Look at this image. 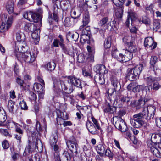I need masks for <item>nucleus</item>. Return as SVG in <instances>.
Returning <instances> with one entry per match:
<instances>
[{
	"label": "nucleus",
	"mask_w": 161,
	"mask_h": 161,
	"mask_svg": "<svg viewBox=\"0 0 161 161\" xmlns=\"http://www.w3.org/2000/svg\"><path fill=\"white\" fill-rule=\"evenodd\" d=\"M155 112V108L154 107H150L149 110L144 109L142 112L133 115V118H131L130 122L134 128H132V130L135 135H137L139 131L136 128H140L142 126L146 127V122L145 119L149 120L153 118Z\"/></svg>",
	"instance_id": "nucleus-1"
},
{
	"label": "nucleus",
	"mask_w": 161,
	"mask_h": 161,
	"mask_svg": "<svg viewBox=\"0 0 161 161\" xmlns=\"http://www.w3.org/2000/svg\"><path fill=\"white\" fill-rule=\"evenodd\" d=\"M110 80L113 88L108 89V93L109 95L115 97L116 92L119 90L121 88L120 85L116 76L114 75H112L111 76ZM114 105L120 108L125 103L129 102L130 101V98L128 97L123 96L120 98L119 100H118L116 97H115L114 98Z\"/></svg>",
	"instance_id": "nucleus-2"
},
{
	"label": "nucleus",
	"mask_w": 161,
	"mask_h": 161,
	"mask_svg": "<svg viewBox=\"0 0 161 161\" xmlns=\"http://www.w3.org/2000/svg\"><path fill=\"white\" fill-rule=\"evenodd\" d=\"M93 69L96 74L94 76V80L96 82L101 85L105 83L103 75L108 73V69L103 64H98L94 66Z\"/></svg>",
	"instance_id": "nucleus-3"
},
{
	"label": "nucleus",
	"mask_w": 161,
	"mask_h": 161,
	"mask_svg": "<svg viewBox=\"0 0 161 161\" xmlns=\"http://www.w3.org/2000/svg\"><path fill=\"white\" fill-rule=\"evenodd\" d=\"M66 78L68 80V83L71 85L68 90V93H71L73 92L74 90V86L82 89L81 81L79 78L74 75L66 76Z\"/></svg>",
	"instance_id": "nucleus-4"
},
{
	"label": "nucleus",
	"mask_w": 161,
	"mask_h": 161,
	"mask_svg": "<svg viewBox=\"0 0 161 161\" xmlns=\"http://www.w3.org/2000/svg\"><path fill=\"white\" fill-rule=\"evenodd\" d=\"M15 55L18 60L23 61L27 64L32 63L36 59L35 55L33 53L31 55L30 52H26L21 54L20 52H17Z\"/></svg>",
	"instance_id": "nucleus-5"
},
{
	"label": "nucleus",
	"mask_w": 161,
	"mask_h": 161,
	"mask_svg": "<svg viewBox=\"0 0 161 161\" xmlns=\"http://www.w3.org/2000/svg\"><path fill=\"white\" fill-rule=\"evenodd\" d=\"M54 90L57 93H59L62 91H66L68 89V84H66L59 79H53Z\"/></svg>",
	"instance_id": "nucleus-6"
},
{
	"label": "nucleus",
	"mask_w": 161,
	"mask_h": 161,
	"mask_svg": "<svg viewBox=\"0 0 161 161\" xmlns=\"http://www.w3.org/2000/svg\"><path fill=\"white\" fill-rule=\"evenodd\" d=\"M24 18L30 22L37 23L40 20L41 18L38 14L34 13L31 12H26L23 13Z\"/></svg>",
	"instance_id": "nucleus-7"
},
{
	"label": "nucleus",
	"mask_w": 161,
	"mask_h": 161,
	"mask_svg": "<svg viewBox=\"0 0 161 161\" xmlns=\"http://www.w3.org/2000/svg\"><path fill=\"white\" fill-rule=\"evenodd\" d=\"M67 147L73 153H75L76 155L78 154L77 150L78 148V142L76 139L73 137L71 140L66 142Z\"/></svg>",
	"instance_id": "nucleus-8"
},
{
	"label": "nucleus",
	"mask_w": 161,
	"mask_h": 161,
	"mask_svg": "<svg viewBox=\"0 0 161 161\" xmlns=\"http://www.w3.org/2000/svg\"><path fill=\"white\" fill-rule=\"evenodd\" d=\"M123 41L125 44L129 47V49H132L133 51L136 50V47L134 37L125 36L123 38Z\"/></svg>",
	"instance_id": "nucleus-9"
},
{
	"label": "nucleus",
	"mask_w": 161,
	"mask_h": 161,
	"mask_svg": "<svg viewBox=\"0 0 161 161\" xmlns=\"http://www.w3.org/2000/svg\"><path fill=\"white\" fill-rule=\"evenodd\" d=\"M147 146L154 156L158 158H161V143L158 144L157 146L156 145L155 147H153L150 143H148Z\"/></svg>",
	"instance_id": "nucleus-10"
},
{
	"label": "nucleus",
	"mask_w": 161,
	"mask_h": 161,
	"mask_svg": "<svg viewBox=\"0 0 161 161\" xmlns=\"http://www.w3.org/2000/svg\"><path fill=\"white\" fill-rule=\"evenodd\" d=\"M148 101L147 99H145L144 98L141 97L138 101H135L134 103V106L136 109H139L141 108H143V111L144 109L146 110L148 109L149 108L152 107H154L155 109V107L154 106H151L149 108H146L145 107L146 106V102ZM147 106V105H146Z\"/></svg>",
	"instance_id": "nucleus-11"
},
{
	"label": "nucleus",
	"mask_w": 161,
	"mask_h": 161,
	"mask_svg": "<svg viewBox=\"0 0 161 161\" xmlns=\"http://www.w3.org/2000/svg\"><path fill=\"white\" fill-rule=\"evenodd\" d=\"M114 125L116 128L123 132H125L128 129L126 123L121 118L119 119Z\"/></svg>",
	"instance_id": "nucleus-12"
},
{
	"label": "nucleus",
	"mask_w": 161,
	"mask_h": 161,
	"mask_svg": "<svg viewBox=\"0 0 161 161\" xmlns=\"http://www.w3.org/2000/svg\"><path fill=\"white\" fill-rule=\"evenodd\" d=\"M161 133L158 132L156 134H152L151 138V142H148L150 143L152 145L153 147L157 146L158 144H161Z\"/></svg>",
	"instance_id": "nucleus-13"
},
{
	"label": "nucleus",
	"mask_w": 161,
	"mask_h": 161,
	"mask_svg": "<svg viewBox=\"0 0 161 161\" xmlns=\"http://www.w3.org/2000/svg\"><path fill=\"white\" fill-rule=\"evenodd\" d=\"M89 21V12L86 11L83 16V25L80 26V30H90V27L89 26H86V25L88 24Z\"/></svg>",
	"instance_id": "nucleus-14"
},
{
	"label": "nucleus",
	"mask_w": 161,
	"mask_h": 161,
	"mask_svg": "<svg viewBox=\"0 0 161 161\" xmlns=\"http://www.w3.org/2000/svg\"><path fill=\"white\" fill-rule=\"evenodd\" d=\"M108 18L107 17H104L98 23V27L97 29L100 30H106L108 27L110 28L111 26L109 25V23L106 24L108 21Z\"/></svg>",
	"instance_id": "nucleus-15"
},
{
	"label": "nucleus",
	"mask_w": 161,
	"mask_h": 161,
	"mask_svg": "<svg viewBox=\"0 0 161 161\" xmlns=\"http://www.w3.org/2000/svg\"><path fill=\"white\" fill-rule=\"evenodd\" d=\"M144 45L145 47L150 48L151 50H153L156 48L157 44L156 42H154L151 37H148L145 38Z\"/></svg>",
	"instance_id": "nucleus-16"
},
{
	"label": "nucleus",
	"mask_w": 161,
	"mask_h": 161,
	"mask_svg": "<svg viewBox=\"0 0 161 161\" xmlns=\"http://www.w3.org/2000/svg\"><path fill=\"white\" fill-rule=\"evenodd\" d=\"M53 14H49L48 18V21L50 24H52L54 20L58 21V18L57 13L58 9V6L57 4H55L53 5Z\"/></svg>",
	"instance_id": "nucleus-17"
},
{
	"label": "nucleus",
	"mask_w": 161,
	"mask_h": 161,
	"mask_svg": "<svg viewBox=\"0 0 161 161\" xmlns=\"http://www.w3.org/2000/svg\"><path fill=\"white\" fill-rule=\"evenodd\" d=\"M86 126L88 131L92 134L96 135L97 133V128L91 121L87 120L86 122Z\"/></svg>",
	"instance_id": "nucleus-18"
},
{
	"label": "nucleus",
	"mask_w": 161,
	"mask_h": 161,
	"mask_svg": "<svg viewBox=\"0 0 161 161\" xmlns=\"http://www.w3.org/2000/svg\"><path fill=\"white\" fill-rule=\"evenodd\" d=\"M13 20V17L12 15L10 16L7 20L6 23L3 22L0 27V30L3 29L8 30L11 27Z\"/></svg>",
	"instance_id": "nucleus-19"
},
{
	"label": "nucleus",
	"mask_w": 161,
	"mask_h": 161,
	"mask_svg": "<svg viewBox=\"0 0 161 161\" xmlns=\"http://www.w3.org/2000/svg\"><path fill=\"white\" fill-rule=\"evenodd\" d=\"M132 49H129V47H127L126 50H124L125 54H124L125 62L131 60L133 57V53L135 52L137 50L136 47V50L134 51L132 50Z\"/></svg>",
	"instance_id": "nucleus-20"
},
{
	"label": "nucleus",
	"mask_w": 161,
	"mask_h": 161,
	"mask_svg": "<svg viewBox=\"0 0 161 161\" xmlns=\"http://www.w3.org/2000/svg\"><path fill=\"white\" fill-rule=\"evenodd\" d=\"M144 79L147 86L148 90L150 91V89L149 87L151 86L153 83L157 80L158 78L151 75L147 77L144 76Z\"/></svg>",
	"instance_id": "nucleus-21"
},
{
	"label": "nucleus",
	"mask_w": 161,
	"mask_h": 161,
	"mask_svg": "<svg viewBox=\"0 0 161 161\" xmlns=\"http://www.w3.org/2000/svg\"><path fill=\"white\" fill-rule=\"evenodd\" d=\"M60 47L65 53L70 55L73 54L74 48L73 46H67L64 44Z\"/></svg>",
	"instance_id": "nucleus-22"
},
{
	"label": "nucleus",
	"mask_w": 161,
	"mask_h": 161,
	"mask_svg": "<svg viewBox=\"0 0 161 161\" xmlns=\"http://www.w3.org/2000/svg\"><path fill=\"white\" fill-rule=\"evenodd\" d=\"M126 77L129 80L133 81L136 80L138 79V77L132 71V69L130 68H128L127 70V73Z\"/></svg>",
	"instance_id": "nucleus-23"
},
{
	"label": "nucleus",
	"mask_w": 161,
	"mask_h": 161,
	"mask_svg": "<svg viewBox=\"0 0 161 161\" xmlns=\"http://www.w3.org/2000/svg\"><path fill=\"white\" fill-rule=\"evenodd\" d=\"M72 155L66 150L64 151L62 155L59 158L60 161H70Z\"/></svg>",
	"instance_id": "nucleus-24"
},
{
	"label": "nucleus",
	"mask_w": 161,
	"mask_h": 161,
	"mask_svg": "<svg viewBox=\"0 0 161 161\" xmlns=\"http://www.w3.org/2000/svg\"><path fill=\"white\" fill-rule=\"evenodd\" d=\"M132 69V71L139 78V75L143 69V65L142 64H140L133 68H131Z\"/></svg>",
	"instance_id": "nucleus-25"
},
{
	"label": "nucleus",
	"mask_w": 161,
	"mask_h": 161,
	"mask_svg": "<svg viewBox=\"0 0 161 161\" xmlns=\"http://www.w3.org/2000/svg\"><path fill=\"white\" fill-rule=\"evenodd\" d=\"M58 37L59 40L55 39L53 41V45L54 47H58L59 46H62L64 44V41L62 35H60Z\"/></svg>",
	"instance_id": "nucleus-26"
},
{
	"label": "nucleus",
	"mask_w": 161,
	"mask_h": 161,
	"mask_svg": "<svg viewBox=\"0 0 161 161\" xmlns=\"http://www.w3.org/2000/svg\"><path fill=\"white\" fill-rule=\"evenodd\" d=\"M116 107H117L116 105L115 106H111L109 103H108L104 109V111L105 113H108V114H113L116 112Z\"/></svg>",
	"instance_id": "nucleus-27"
},
{
	"label": "nucleus",
	"mask_w": 161,
	"mask_h": 161,
	"mask_svg": "<svg viewBox=\"0 0 161 161\" xmlns=\"http://www.w3.org/2000/svg\"><path fill=\"white\" fill-rule=\"evenodd\" d=\"M57 118L56 120L58 122L59 121L60 118L64 119V120H67L68 119V117L67 113L64 111L62 112L59 110L57 112Z\"/></svg>",
	"instance_id": "nucleus-28"
},
{
	"label": "nucleus",
	"mask_w": 161,
	"mask_h": 161,
	"mask_svg": "<svg viewBox=\"0 0 161 161\" xmlns=\"http://www.w3.org/2000/svg\"><path fill=\"white\" fill-rule=\"evenodd\" d=\"M7 118V116L5 110L3 108L0 107V125H3V123L5 121Z\"/></svg>",
	"instance_id": "nucleus-29"
},
{
	"label": "nucleus",
	"mask_w": 161,
	"mask_h": 161,
	"mask_svg": "<svg viewBox=\"0 0 161 161\" xmlns=\"http://www.w3.org/2000/svg\"><path fill=\"white\" fill-rule=\"evenodd\" d=\"M44 86L38 83H35L33 85V88L37 92H42L44 91Z\"/></svg>",
	"instance_id": "nucleus-30"
},
{
	"label": "nucleus",
	"mask_w": 161,
	"mask_h": 161,
	"mask_svg": "<svg viewBox=\"0 0 161 161\" xmlns=\"http://www.w3.org/2000/svg\"><path fill=\"white\" fill-rule=\"evenodd\" d=\"M97 153L101 157L104 155V152L105 150L104 146L102 144H99L96 147Z\"/></svg>",
	"instance_id": "nucleus-31"
},
{
	"label": "nucleus",
	"mask_w": 161,
	"mask_h": 161,
	"mask_svg": "<svg viewBox=\"0 0 161 161\" xmlns=\"http://www.w3.org/2000/svg\"><path fill=\"white\" fill-rule=\"evenodd\" d=\"M81 36L83 37L86 38V39H84V40H86L87 43L88 44L89 43V41H87V40H90L91 36V31H82Z\"/></svg>",
	"instance_id": "nucleus-32"
},
{
	"label": "nucleus",
	"mask_w": 161,
	"mask_h": 161,
	"mask_svg": "<svg viewBox=\"0 0 161 161\" xmlns=\"http://www.w3.org/2000/svg\"><path fill=\"white\" fill-rule=\"evenodd\" d=\"M123 9L124 6L118 7V8L115 10V15L117 18H120L122 17Z\"/></svg>",
	"instance_id": "nucleus-33"
},
{
	"label": "nucleus",
	"mask_w": 161,
	"mask_h": 161,
	"mask_svg": "<svg viewBox=\"0 0 161 161\" xmlns=\"http://www.w3.org/2000/svg\"><path fill=\"white\" fill-rule=\"evenodd\" d=\"M6 7L7 10L9 13L11 14L14 11V3L12 1L8 2Z\"/></svg>",
	"instance_id": "nucleus-34"
},
{
	"label": "nucleus",
	"mask_w": 161,
	"mask_h": 161,
	"mask_svg": "<svg viewBox=\"0 0 161 161\" xmlns=\"http://www.w3.org/2000/svg\"><path fill=\"white\" fill-rule=\"evenodd\" d=\"M39 31H33L31 34V37L35 40L36 44H37L40 40V36L39 34Z\"/></svg>",
	"instance_id": "nucleus-35"
},
{
	"label": "nucleus",
	"mask_w": 161,
	"mask_h": 161,
	"mask_svg": "<svg viewBox=\"0 0 161 161\" xmlns=\"http://www.w3.org/2000/svg\"><path fill=\"white\" fill-rule=\"evenodd\" d=\"M56 66V64L53 62H48L46 65L48 71H52L54 70Z\"/></svg>",
	"instance_id": "nucleus-36"
},
{
	"label": "nucleus",
	"mask_w": 161,
	"mask_h": 161,
	"mask_svg": "<svg viewBox=\"0 0 161 161\" xmlns=\"http://www.w3.org/2000/svg\"><path fill=\"white\" fill-rule=\"evenodd\" d=\"M128 17L130 18L131 21H133L137 19V15L134 11L130 10L128 12Z\"/></svg>",
	"instance_id": "nucleus-37"
},
{
	"label": "nucleus",
	"mask_w": 161,
	"mask_h": 161,
	"mask_svg": "<svg viewBox=\"0 0 161 161\" xmlns=\"http://www.w3.org/2000/svg\"><path fill=\"white\" fill-rule=\"evenodd\" d=\"M111 37L109 36L105 39L104 42V47L105 48L108 49L111 46Z\"/></svg>",
	"instance_id": "nucleus-38"
},
{
	"label": "nucleus",
	"mask_w": 161,
	"mask_h": 161,
	"mask_svg": "<svg viewBox=\"0 0 161 161\" xmlns=\"http://www.w3.org/2000/svg\"><path fill=\"white\" fill-rule=\"evenodd\" d=\"M161 87V84L157 81L154 82L153 85V86L151 85V87H150L149 88L150 89L153 90L154 91H157Z\"/></svg>",
	"instance_id": "nucleus-39"
},
{
	"label": "nucleus",
	"mask_w": 161,
	"mask_h": 161,
	"mask_svg": "<svg viewBox=\"0 0 161 161\" xmlns=\"http://www.w3.org/2000/svg\"><path fill=\"white\" fill-rule=\"evenodd\" d=\"M61 8L64 10L68 9L69 5V1L68 0H63L60 3Z\"/></svg>",
	"instance_id": "nucleus-40"
},
{
	"label": "nucleus",
	"mask_w": 161,
	"mask_h": 161,
	"mask_svg": "<svg viewBox=\"0 0 161 161\" xmlns=\"http://www.w3.org/2000/svg\"><path fill=\"white\" fill-rule=\"evenodd\" d=\"M15 104V102L12 100H10L8 102V108L9 112L11 113H13L14 108Z\"/></svg>",
	"instance_id": "nucleus-41"
},
{
	"label": "nucleus",
	"mask_w": 161,
	"mask_h": 161,
	"mask_svg": "<svg viewBox=\"0 0 161 161\" xmlns=\"http://www.w3.org/2000/svg\"><path fill=\"white\" fill-rule=\"evenodd\" d=\"M16 38L19 42L23 41L25 39V35L23 33L20 31H18L16 33Z\"/></svg>",
	"instance_id": "nucleus-42"
},
{
	"label": "nucleus",
	"mask_w": 161,
	"mask_h": 161,
	"mask_svg": "<svg viewBox=\"0 0 161 161\" xmlns=\"http://www.w3.org/2000/svg\"><path fill=\"white\" fill-rule=\"evenodd\" d=\"M29 49V47L26 44H25V46L21 45L20 48L17 47V49L19 51L18 52H20V54L25 53L27 52H30L29 51H28Z\"/></svg>",
	"instance_id": "nucleus-43"
},
{
	"label": "nucleus",
	"mask_w": 161,
	"mask_h": 161,
	"mask_svg": "<svg viewBox=\"0 0 161 161\" xmlns=\"http://www.w3.org/2000/svg\"><path fill=\"white\" fill-rule=\"evenodd\" d=\"M113 3L117 7H120L124 6V0H112Z\"/></svg>",
	"instance_id": "nucleus-44"
},
{
	"label": "nucleus",
	"mask_w": 161,
	"mask_h": 161,
	"mask_svg": "<svg viewBox=\"0 0 161 161\" xmlns=\"http://www.w3.org/2000/svg\"><path fill=\"white\" fill-rule=\"evenodd\" d=\"M64 24L65 26L67 27H69L72 25V22L70 17L65 18L64 22Z\"/></svg>",
	"instance_id": "nucleus-45"
},
{
	"label": "nucleus",
	"mask_w": 161,
	"mask_h": 161,
	"mask_svg": "<svg viewBox=\"0 0 161 161\" xmlns=\"http://www.w3.org/2000/svg\"><path fill=\"white\" fill-rule=\"evenodd\" d=\"M142 22L146 25H149L150 23V19L147 17L146 16H143L142 18H141L139 20V22Z\"/></svg>",
	"instance_id": "nucleus-46"
},
{
	"label": "nucleus",
	"mask_w": 161,
	"mask_h": 161,
	"mask_svg": "<svg viewBox=\"0 0 161 161\" xmlns=\"http://www.w3.org/2000/svg\"><path fill=\"white\" fill-rule=\"evenodd\" d=\"M0 132L5 136H7L9 138L12 137V135L9 133L7 129H0Z\"/></svg>",
	"instance_id": "nucleus-47"
},
{
	"label": "nucleus",
	"mask_w": 161,
	"mask_h": 161,
	"mask_svg": "<svg viewBox=\"0 0 161 161\" xmlns=\"http://www.w3.org/2000/svg\"><path fill=\"white\" fill-rule=\"evenodd\" d=\"M118 54V52L116 47L114 46L113 47L111 51V55L112 57L115 58H116Z\"/></svg>",
	"instance_id": "nucleus-48"
},
{
	"label": "nucleus",
	"mask_w": 161,
	"mask_h": 161,
	"mask_svg": "<svg viewBox=\"0 0 161 161\" xmlns=\"http://www.w3.org/2000/svg\"><path fill=\"white\" fill-rule=\"evenodd\" d=\"M104 155L108 157L109 158H113L114 156V154L109 148L105 150L104 152Z\"/></svg>",
	"instance_id": "nucleus-49"
},
{
	"label": "nucleus",
	"mask_w": 161,
	"mask_h": 161,
	"mask_svg": "<svg viewBox=\"0 0 161 161\" xmlns=\"http://www.w3.org/2000/svg\"><path fill=\"white\" fill-rule=\"evenodd\" d=\"M21 126L27 132L29 131L32 133V129L30 125H26L25 123H22Z\"/></svg>",
	"instance_id": "nucleus-50"
},
{
	"label": "nucleus",
	"mask_w": 161,
	"mask_h": 161,
	"mask_svg": "<svg viewBox=\"0 0 161 161\" xmlns=\"http://www.w3.org/2000/svg\"><path fill=\"white\" fill-rule=\"evenodd\" d=\"M86 48L88 52L91 55V57H93V54L95 53V49L93 47L88 45Z\"/></svg>",
	"instance_id": "nucleus-51"
},
{
	"label": "nucleus",
	"mask_w": 161,
	"mask_h": 161,
	"mask_svg": "<svg viewBox=\"0 0 161 161\" xmlns=\"http://www.w3.org/2000/svg\"><path fill=\"white\" fill-rule=\"evenodd\" d=\"M16 80V82L20 85L21 89H25V84L23 80L18 77L17 78Z\"/></svg>",
	"instance_id": "nucleus-52"
},
{
	"label": "nucleus",
	"mask_w": 161,
	"mask_h": 161,
	"mask_svg": "<svg viewBox=\"0 0 161 161\" xmlns=\"http://www.w3.org/2000/svg\"><path fill=\"white\" fill-rule=\"evenodd\" d=\"M158 60V59L157 57L155 56H151L150 60V65L155 64Z\"/></svg>",
	"instance_id": "nucleus-53"
},
{
	"label": "nucleus",
	"mask_w": 161,
	"mask_h": 161,
	"mask_svg": "<svg viewBox=\"0 0 161 161\" xmlns=\"http://www.w3.org/2000/svg\"><path fill=\"white\" fill-rule=\"evenodd\" d=\"M160 27V24L158 20H155L153 24V28L154 30H158Z\"/></svg>",
	"instance_id": "nucleus-54"
},
{
	"label": "nucleus",
	"mask_w": 161,
	"mask_h": 161,
	"mask_svg": "<svg viewBox=\"0 0 161 161\" xmlns=\"http://www.w3.org/2000/svg\"><path fill=\"white\" fill-rule=\"evenodd\" d=\"M115 58L118 61L120 62H125L124 55L122 53L119 54V55H118L116 58Z\"/></svg>",
	"instance_id": "nucleus-55"
},
{
	"label": "nucleus",
	"mask_w": 161,
	"mask_h": 161,
	"mask_svg": "<svg viewBox=\"0 0 161 161\" xmlns=\"http://www.w3.org/2000/svg\"><path fill=\"white\" fill-rule=\"evenodd\" d=\"M62 122H59L58 123V125H62L63 124L64 127H65L67 126H70L72 125V123L70 121H63V120L61 119Z\"/></svg>",
	"instance_id": "nucleus-56"
},
{
	"label": "nucleus",
	"mask_w": 161,
	"mask_h": 161,
	"mask_svg": "<svg viewBox=\"0 0 161 161\" xmlns=\"http://www.w3.org/2000/svg\"><path fill=\"white\" fill-rule=\"evenodd\" d=\"M29 95V99L31 101H36L37 99V96L36 94L32 92H30Z\"/></svg>",
	"instance_id": "nucleus-57"
},
{
	"label": "nucleus",
	"mask_w": 161,
	"mask_h": 161,
	"mask_svg": "<svg viewBox=\"0 0 161 161\" xmlns=\"http://www.w3.org/2000/svg\"><path fill=\"white\" fill-rule=\"evenodd\" d=\"M19 104L22 109L27 110L28 109V107L26 103L24 100L20 102Z\"/></svg>",
	"instance_id": "nucleus-58"
},
{
	"label": "nucleus",
	"mask_w": 161,
	"mask_h": 161,
	"mask_svg": "<svg viewBox=\"0 0 161 161\" xmlns=\"http://www.w3.org/2000/svg\"><path fill=\"white\" fill-rule=\"evenodd\" d=\"M116 21L114 20H113L112 21V25H111L110 24H109V25L111 26L110 28H109V27H108V29H107V30H116L117 29L116 27Z\"/></svg>",
	"instance_id": "nucleus-59"
},
{
	"label": "nucleus",
	"mask_w": 161,
	"mask_h": 161,
	"mask_svg": "<svg viewBox=\"0 0 161 161\" xmlns=\"http://www.w3.org/2000/svg\"><path fill=\"white\" fill-rule=\"evenodd\" d=\"M92 121L93 123V124L96 127L97 129H98V130L100 129V127L98 121L93 117H92Z\"/></svg>",
	"instance_id": "nucleus-60"
},
{
	"label": "nucleus",
	"mask_w": 161,
	"mask_h": 161,
	"mask_svg": "<svg viewBox=\"0 0 161 161\" xmlns=\"http://www.w3.org/2000/svg\"><path fill=\"white\" fill-rule=\"evenodd\" d=\"M68 36H71L72 39L75 41L78 39L79 36V34L78 33L76 32L75 34H71L70 32H69Z\"/></svg>",
	"instance_id": "nucleus-61"
},
{
	"label": "nucleus",
	"mask_w": 161,
	"mask_h": 161,
	"mask_svg": "<svg viewBox=\"0 0 161 161\" xmlns=\"http://www.w3.org/2000/svg\"><path fill=\"white\" fill-rule=\"evenodd\" d=\"M36 129L38 132H39L42 130V128L41 127L40 122L37 121L35 125Z\"/></svg>",
	"instance_id": "nucleus-62"
},
{
	"label": "nucleus",
	"mask_w": 161,
	"mask_h": 161,
	"mask_svg": "<svg viewBox=\"0 0 161 161\" xmlns=\"http://www.w3.org/2000/svg\"><path fill=\"white\" fill-rule=\"evenodd\" d=\"M71 14L72 15V17L74 19H77L80 16V14H79L76 16V12L74 9H72L71 10Z\"/></svg>",
	"instance_id": "nucleus-63"
},
{
	"label": "nucleus",
	"mask_w": 161,
	"mask_h": 161,
	"mask_svg": "<svg viewBox=\"0 0 161 161\" xmlns=\"http://www.w3.org/2000/svg\"><path fill=\"white\" fill-rule=\"evenodd\" d=\"M155 122L156 125L161 128V117L156 118Z\"/></svg>",
	"instance_id": "nucleus-64"
}]
</instances>
